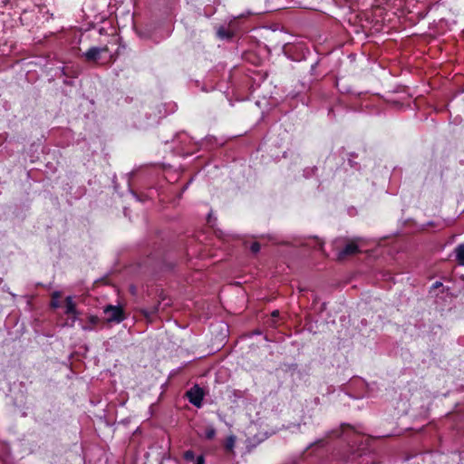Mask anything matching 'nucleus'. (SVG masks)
I'll use <instances>...</instances> for the list:
<instances>
[{
	"label": "nucleus",
	"mask_w": 464,
	"mask_h": 464,
	"mask_svg": "<svg viewBox=\"0 0 464 464\" xmlns=\"http://www.w3.org/2000/svg\"><path fill=\"white\" fill-rule=\"evenodd\" d=\"M104 314H106V320L108 322H117L120 323L123 321L124 317L122 314V311L120 307L108 305L104 308Z\"/></svg>",
	"instance_id": "nucleus-1"
},
{
	"label": "nucleus",
	"mask_w": 464,
	"mask_h": 464,
	"mask_svg": "<svg viewBox=\"0 0 464 464\" xmlns=\"http://www.w3.org/2000/svg\"><path fill=\"white\" fill-rule=\"evenodd\" d=\"M65 314L71 316L72 322L70 323V325L72 326L78 319L80 313L76 309V304L71 295L67 296L65 299Z\"/></svg>",
	"instance_id": "nucleus-2"
},
{
	"label": "nucleus",
	"mask_w": 464,
	"mask_h": 464,
	"mask_svg": "<svg viewBox=\"0 0 464 464\" xmlns=\"http://www.w3.org/2000/svg\"><path fill=\"white\" fill-rule=\"evenodd\" d=\"M108 52L107 46L102 47H91L84 53L83 56L88 62H96L100 59L101 55Z\"/></svg>",
	"instance_id": "nucleus-3"
},
{
	"label": "nucleus",
	"mask_w": 464,
	"mask_h": 464,
	"mask_svg": "<svg viewBox=\"0 0 464 464\" xmlns=\"http://www.w3.org/2000/svg\"><path fill=\"white\" fill-rule=\"evenodd\" d=\"M187 396L190 403L197 407H200L203 400V391L198 386L193 387L187 392Z\"/></svg>",
	"instance_id": "nucleus-4"
},
{
	"label": "nucleus",
	"mask_w": 464,
	"mask_h": 464,
	"mask_svg": "<svg viewBox=\"0 0 464 464\" xmlns=\"http://www.w3.org/2000/svg\"><path fill=\"white\" fill-rule=\"evenodd\" d=\"M358 252V246L354 242H350L346 244V246L341 249L338 254V259H343L348 256H353Z\"/></svg>",
	"instance_id": "nucleus-5"
},
{
	"label": "nucleus",
	"mask_w": 464,
	"mask_h": 464,
	"mask_svg": "<svg viewBox=\"0 0 464 464\" xmlns=\"http://www.w3.org/2000/svg\"><path fill=\"white\" fill-rule=\"evenodd\" d=\"M456 261L459 266H464V244H459L456 246L455 250Z\"/></svg>",
	"instance_id": "nucleus-6"
},
{
	"label": "nucleus",
	"mask_w": 464,
	"mask_h": 464,
	"mask_svg": "<svg viewBox=\"0 0 464 464\" xmlns=\"http://www.w3.org/2000/svg\"><path fill=\"white\" fill-rule=\"evenodd\" d=\"M60 297H61V293L60 292L53 293L51 305L53 308H57V307L60 306V302H59V298Z\"/></svg>",
	"instance_id": "nucleus-7"
},
{
	"label": "nucleus",
	"mask_w": 464,
	"mask_h": 464,
	"mask_svg": "<svg viewBox=\"0 0 464 464\" xmlns=\"http://www.w3.org/2000/svg\"><path fill=\"white\" fill-rule=\"evenodd\" d=\"M235 443H236V437L234 435L227 437V439L226 440V445H225L226 449L228 450H232L235 447Z\"/></svg>",
	"instance_id": "nucleus-8"
},
{
	"label": "nucleus",
	"mask_w": 464,
	"mask_h": 464,
	"mask_svg": "<svg viewBox=\"0 0 464 464\" xmlns=\"http://www.w3.org/2000/svg\"><path fill=\"white\" fill-rule=\"evenodd\" d=\"M206 438L208 440H212L216 436V430L214 427L209 426L206 430Z\"/></svg>",
	"instance_id": "nucleus-9"
},
{
	"label": "nucleus",
	"mask_w": 464,
	"mask_h": 464,
	"mask_svg": "<svg viewBox=\"0 0 464 464\" xmlns=\"http://www.w3.org/2000/svg\"><path fill=\"white\" fill-rule=\"evenodd\" d=\"M184 459L186 461H194L195 459V455H194V452L191 451V450H188L184 453Z\"/></svg>",
	"instance_id": "nucleus-10"
},
{
	"label": "nucleus",
	"mask_w": 464,
	"mask_h": 464,
	"mask_svg": "<svg viewBox=\"0 0 464 464\" xmlns=\"http://www.w3.org/2000/svg\"><path fill=\"white\" fill-rule=\"evenodd\" d=\"M250 249L253 253H257L260 250V245L257 242H254L251 245Z\"/></svg>",
	"instance_id": "nucleus-11"
},
{
	"label": "nucleus",
	"mask_w": 464,
	"mask_h": 464,
	"mask_svg": "<svg viewBox=\"0 0 464 464\" xmlns=\"http://www.w3.org/2000/svg\"><path fill=\"white\" fill-rule=\"evenodd\" d=\"M89 322H90V324H92L95 325V324H98V322H99V318H98L97 316H95V315H91V316L89 317Z\"/></svg>",
	"instance_id": "nucleus-12"
},
{
	"label": "nucleus",
	"mask_w": 464,
	"mask_h": 464,
	"mask_svg": "<svg viewBox=\"0 0 464 464\" xmlns=\"http://www.w3.org/2000/svg\"><path fill=\"white\" fill-rule=\"evenodd\" d=\"M204 463V459L202 456H199L197 459V464H203Z\"/></svg>",
	"instance_id": "nucleus-13"
},
{
	"label": "nucleus",
	"mask_w": 464,
	"mask_h": 464,
	"mask_svg": "<svg viewBox=\"0 0 464 464\" xmlns=\"http://www.w3.org/2000/svg\"><path fill=\"white\" fill-rule=\"evenodd\" d=\"M156 312H157V308L155 307V308L153 309V311H152V312H150V314H149V313H145V315H146V316H150V314H155Z\"/></svg>",
	"instance_id": "nucleus-14"
},
{
	"label": "nucleus",
	"mask_w": 464,
	"mask_h": 464,
	"mask_svg": "<svg viewBox=\"0 0 464 464\" xmlns=\"http://www.w3.org/2000/svg\"><path fill=\"white\" fill-rule=\"evenodd\" d=\"M278 314H279V312H278V311H274V312L272 313V316H274V317L278 316Z\"/></svg>",
	"instance_id": "nucleus-15"
},
{
	"label": "nucleus",
	"mask_w": 464,
	"mask_h": 464,
	"mask_svg": "<svg viewBox=\"0 0 464 464\" xmlns=\"http://www.w3.org/2000/svg\"><path fill=\"white\" fill-rule=\"evenodd\" d=\"M82 329H83V330H91V328H90V327H86V326H82Z\"/></svg>",
	"instance_id": "nucleus-16"
}]
</instances>
